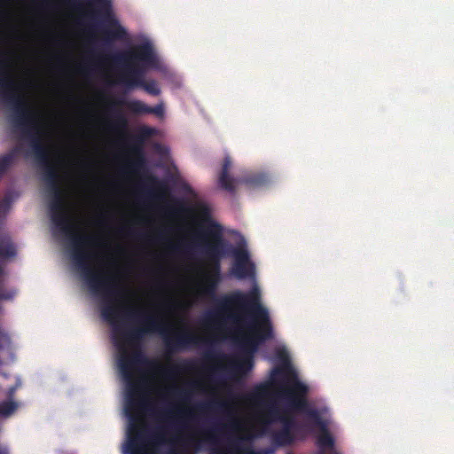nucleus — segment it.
<instances>
[{"mask_svg":"<svg viewBox=\"0 0 454 454\" xmlns=\"http://www.w3.org/2000/svg\"><path fill=\"white\" fill-rule=\"evenodd\" d=\"M49 193L52 197L50 202L52 223L70 239L73 259L82 270L90 289L95 294H102L105 297L106 303L101 309L103 318L112 325L121 320L130 336V339L126 340H142L141 338L146 333L168 332L171 324L164 317L148 313L135 306L113 303L124 295V290L118 286L115 276L91 269L89 263L92 257L91 254L84 249L95 246L98 239L77 232L76 225L71 223L66 212L63 189ZM111 340H120L112 338Z\"/></svg>","mask_w":454,"mask_h":454,"instance_id":"nucleus-1","label":"nucleus"},{"mask_svg":"<svg viewBox=\"0 0 454 454\" xmlns=\"http://www.w3.org/2000/svg\"><path fill=\"white\" fill-rule=\"evenodd\" d=\"M207 324L219 328L247 330L252 338L209 339L164 337L161 340H272L274 331L269 312L260 302L259 291H234L215 299V306L204 317Z\"/></svg>","mask_w":454,"mask_h":454,"instance_id":"nucleus-2","label":"nucleus"},{"mask_svg":"<svg viewBox=\"0 0 454 454\" xmlns=\"http://www.w3.org/2000/svg\"><path fill=\"white\" fill-rule=\"evenodd\" d=\"M119 352L118 365L123 379L127 381L125 413L129 419L127 442L124 454H145V435L141 427L140 412H153L148 398L142 394L141 386L133 381L136 369L146 368L166 377L170 370L147 357L141 350L145 342H113Z\"/></svg>","mask_w":454,"mask_h":454,"instance_id":"nucleus-3","label":"nucleus"},{"mask_svg":"<svg viewBox=\"0 0 454 454\" xmlns=\"http://www.w3.org/2000/svg\"><path fill=\"white\" fill-rule=\"evenodd\" d=\"M4 54L0 52V57ZM0 99L12 110L11 121L30 141L35 157L40 167L51 163L49 151L42 141V126L37 112L31 108L20 93L17 82L0 68Z\"/></svg>","mask_w":454,"mask_h":454,"instance_id":"nucleus-4","label":"nucleus"},{"mask_svg":"<svg viewBox=\"0 0 454 454\" xmlns=\"http://www.w3.org/2000/svg\"><path fill=\"white\" fill-rule=\"evenodd\" d=\"M113 62L123 67L117 82L128 90L138 87L144 81L147 67H157L158 59L149 42L135 46L132 51L111 56Z\"/></svg>","mask_w":454,"mask_h":454,"instance_id":"nucleus-5","label":"nucleus"},{"mask_svg":"<svg viewBox=\"0 0 454 454\" xmlns=\"http://www.w3.org/2000/svg\"><path fill=\"white\" fill-rule=\"evenodd\" d=\"M200 239L201 253L207 258L208 266L201 293L206 296L215 297L221 281V260L227 252L224 248L228 246V241L223 238L222 228L217 223H212L211 227L200 235Z\"/></svg>","mask_w":454,"mask_h":454,"instance_id":"nucleus-6","label":"nucleus"},{"mask_svg":"<svg viewBox=\"0 0 454 454\" xmlns=\"http://www.w3.org/2000/svg\"><path fill=\"white\" fill-rule=\"evenodd\" d=\"M125 106L129 112L133 114H153L157 116H162L164 108L162 105L149 106L141 100H126L124 98L114 99L107 104V111L111 119L107 121L109 129L116 133H125L129 128V120L126 114L121 111Z\"/></svg>","mask_w":454,"mask_h":454,"instance_id":"nucleus-7","label":"nucleus"},{"mask_svg":"<svg viewBox=\"0 0 454 454\" xmlns=\"http://www.w3.org/2000/svg\"><path fill=\"white\" fill-rule=\"evenodd\" d=\"M172 348H186L192 344H200V342H164ZM204 344H225L226 342H203ZM231 344H240L247 346L250 350H243L238 356L228 358L226 364H219L217 371L223 372L229 379L236 380L248 373L254 367L253 352L255 351L264 342H231Z\"/></svg>","mask_w":454,"mask_h":454,"instance_id":"nucleus-8","label":"nucleus"},{"mask_svg":"<svg viewBox=\"0 0 454 454\" xmlns=\"http://www.w3.org/2000/svg\"><path fill=\"white\" fill-rule=\"evenodd\" d=\"M267 416L270 422L279 421L282 424V427L272 434V442L278 446L293 444L295 440L294 431L299 427L294 418L275 403H270L267 406Z\"/></svg>","mask_w":454,"mask_h":454,"instance_id":"nucleus-9","label":"nucleus"},{"mask_svg":"<svg viewBox=\"0 0 454 454\" xmlns=\"http://www.w3.org/2000/svg\"><path fill=\"white\" fill-rule=\"evenodd\" d=\"M231 165V157L225 156L218 176V184L222 189L234 193L236 192V183L243 184L252 189L261 188L269 184L270 180L268 176L261 172H249L239 180H236L229 175Z\"/></svg>","mask_w":454,"mask_h":454,"instance_id":"nucleus-10","label":"nucleus"},{"mask_svg":"<svg viewBox=\"0 0 454 454\" xmlns=\"http://www.w3.org/2000/svg\"><path fill=\"white\" fill-rule=\"evenodd\" d=\"M88 4L93 8L94 16L110 27L105 30L109 39L122 40L127 36L125 28L114 16L112 0H89Z\"/></svg>","mask_w":454,"mask_h":454,"instance_id":"nucleus-11","label":"nucleus"},{"mask_svg":"<svg viewBox=\"0 0 454 454\" xmlns=\"http://www.w3.org/2000/svg\"><path fill=\"white\" fill-rule=\"evenodd\" d=\"M163 419L167 422L164 427H159L152 435L151 441L155 444L167 442L166 434L170 432H180L185 427L184 419L191 417V411L177 408L175 411L166 409Z\"/></svg>","mask_w":454,"mask_h":454,"instance_id":"nucleus-12","label":"nucleus"},{"mask_svg":"<svg viewBox=\"0 0 454 454\" xmlns=\"http://www.w3.org/2000/svg\"><path fill=\"white\" fill-rule=\"evenodd\" d=\"M284 395L288 400L291 410L304 414L310 407L307 395L309 387L294 377L290 387L285 389Z\"/></svg>","mask_w":454,"mask_h":454,"instance_id":"nucleus-13","label":"nucleus"},{"mask_svg":"<svg viewBox=\"0 0 454 454\" xmlns=\"http://www.w3.org/2000/svg\"><path fill=\"white\" fill-rule=\"evenodd\" d=\"M153 134V129L149 127H142L140 135L131 136L129 137L128 144L130 153L134 159L128 164V168L137 173L145 167V158L143 151V141L145 137Z\"/></svg>","mask_w":454,"mask_h":454,"instance_id":"nucleus-14","label":"nucleus"},{"mask_svg":"<svg viewBox=\"0 0 454 454\" xmlns=\"http://www.w3.org/2000/svg\"><path fill=\"white\" fill-rule=\"evenodd\" d=\"M43 180L47 185L48 192H59L61 188V176L57 168L51 162L41 167Z\"/></svg>","mask_w":454,"mask_h":454,"instance_id":"nucleus-15","label":"nucleus"},{"mask_svg":"<svg viewBox=\"0 0 454 454\" xmlns=\"http://www.w3.org/2000/svg\"><path fill=\"white\" fill-rule=\"evenodd\" d=\"M248 440L247 437L239 436L230 440V450L227 454H269L270 450H254L251 445H245L244 442Z\"/></svg>","mask_w":454,"mask_h":454,"instance_id":"nucleus-16","label":"nucleus"},{"mask_svg":"<svg viewBox=\"0 0 454 454\" xmlns=\"http://www.w3.org/2000/svg\"><path fill=\"white\" fill-rule=\"evenodd\" d=\"M270 395V386L269 383H260L256 385L253 390L246 395L245 398L247 402L254 404H262Z\"/></svg>","mask_w":454,"mask_h":454,"instance_id":"nucleus-17","label":"nucleus"},{"mask_svg":"<svg viewBox=\"0 0 454 454\" xmlns=\"http://www.w3.org/2000/svg\"><path fill=\"white\" fill-rule=\"evenodd\" d=\"M227 252L225 254V255H229L231 254L233 259H234V262L233 263H244V264H248L250 262H252L250 261V255H249V252L248 250L246 248L245 246H238L236 247H233L229 242H228V246L225 247L224 248Z\"/></svg>","mask_w":454,"mask_h":454,"instance_id":"nucleus-18","label":"nucleus"},{"mask_svg":"<svg viewBox=\"0 0 454 454\" xmlns=\"http://www.w3.org/2000/svg\"><path fill=\"white\" fill-rule=\"evenodd\" d=\"M232 274L239 279H244L247 277H251L254 274V264L250 262L248 264L244 263H233L231 269Z\"/></svg>","mask_w":454,"mask_h":454,"instance_id":"nucleus-19","label":"nucleus"},{"mask_svg":"<svg viewBox=\"0 0 454 454\" xmlns=\"http://www.w3.org/2000/svg\"><path fill=\"white\" fill-rule=\"evenodd\" d=\"M321 433L317 436V444L322 450L333 449L334 447V439L326 425L320 427Z\"/></svg>","mask_w":454,"mask_h":454,"instance_id":"nucleus-20","label":"nucleus"},{"mask_svg":"<svg viewBox=\"0 0 454 454\" xmlns=\"http://www.w3.org/2000/svg\"><path fill=\"white\" fill-rule=\"evenodd\" d=\"M227 407V403L222 401H210L200 403L196 405V409L201 412L208 411L223 410Z\"/></svg>","mask_w":454,"mask_h":454,"instance_id":"nucleus-21","label":"nucleus"},{"mask_svg":"<svg viewBox=\"0 0 454 454\" xmlns=\"http://www.w3.org/2000/svg\"><path fill=\"white\" fill-rule=\"evenodd\" d=\"M17 148L12 150L10 153L0 156V175L5 173L11 167L15 160L17 154Z\"/></svg>","mask_w":454,"mask_h":454,"instance_id":"nucleus-22","label":"nucleus"},{"mask_svg":"<svg viewBox=\"0 0 454 454\" xmlns=\"http://www.w3.org/2000/svg\"><path fill=\"white\" fill-rule=\"evenodd\" d=\"M304 414L315 426L318 427L319 428L323 426H325V423L322 419L319 411L316 408L311 406Z\"/></svg>","mask_w":454,"mask_h":454,"instance_id":"nucleus-23","label":"nucleus"},{"mask_svg":"<svg viewBox=\"0 0 454 454\" xmlns=\"http://www.w3.org/2000/svg\"><path fill=\"white\" fill-rule=\"evenodd\" d=\"M18 405L13 401H4L0 403V416L8 417L17 409Z\"/></svg>","mask_w":454,"mask_h":454,"instance_id":"nucleus-24","label":"nucleus"},{"mask_svg":"<svg viewBox=\"0 0 454 454\" xmlns=\"http://www.w3.org/2000/svg\"><path fill=\"white\" fill-rule=\"evenodd\" d=\"M138 87L143 88L147 93L153 96H158L160 93V90L154 80H145Z\"/></svg>","mask_w":454,"mask_h":454,"instance_id":"nucleus-25","label":"nucleus"},{"mask_svg":"<svg viewBox=\"0 0 454 454\" xmlns=\"http://www.w3.org/2000/svg\"><path fill=\"white\" fill-rule=\"evenodd\" d=\"M227 425H215L212 428L207 430L206 434L208 441L213 443H216L218 442L217 434L223 432L225 428H227Z\"/></svg>","mask_w":454,"mask_h":454,"instance_id":"nucleus-26","label":"nucleus"},{"mask_svg":"<svg viewBox=\"0 0 454 454\" xmlns=\"http://www.w3.org/2000/svg\"><path fill=\"white\" fill-rule=\"evenodd\" d=\"M15 255V248L12 244L8 242L0 243V257L10 258Z\"/></svg>","mask_w":454,"mask_h":454,"instance_id":"nucleus-27","label":"nucleus"},{"mask_svg":"<svg viewBox=\"0 0 454 454\" xmlns=\"http://www.w3.org/2000/svg\"><path fill=\"white\" fill-rule=\"evenodd\" d=\"M196 210L198 214L204 218H208L210 216V208L204 203H199L196 206Z\"/></svg>","mask_w":454,"mask_h":454,"instance_id":"nucleus-28","label":"nucleus"},{"mask_svg":"<svg viewBox=\"0 0 454 454\" xmlns=\"http://www.w3.org/2000/svg\"><path fill=\"white\" fill-rule=\"evenodd\" d=\"M170 250L174 253H181L183 251H187L188 247L184 246V244L171 245Z\"/></svg>","mask_w":454,"mask_h":454,"instance_id":"nucleus-29","label":"nucleus"},{"mask_svg":"<svg viewBox=\"0 0 454 454\" xmlns=\"http://www.w3.org/2000/svg\"><path fill=\"white\" fill-rule=\"evenodd\" d=\"M149 180L153 184H156L159 190H160V191H165L166 190L165 185L161 182H160L156 177L151 176H149Z\"/></svg>","mask_w":454,"mask_h":454,"instance_id":"nucleus-30","label":"nucleus"},{"mask_svg":"<svg viewBox=\"0 0 454 454\" xmlns=\"http://www.w3.org/2000/svg\"><path fill=\"white\" fill-rule=\"evenodd\" d=\"M12 297V295L9 293H4V292H0V300H7V299H11Z\"/></svg>","mask_w":454,"mask_h":454,"instance_id":"nucleus-31","label":"nucleus"},{"mask_svg":"<svg viewBox=\"0 0 454 454\" xmlns=\"http://www.w3.org/2000/svg\"><path fill=\"white\" fill-rule=\"evenodd\" d=\"M282 373V370L279 368H275L271 372V378L275 379L277 375Z\"/></svg>","mask_w":454,"mask_h":454,"instance_id":"nucleus-32","label":"nucleus"},{"mask_svg":"<svg viewBox=\"0 0 454 454\" xmlns=\"http://www.w3.org/2000/svg\"><path fill=\"white\" fill-rule=\"evenodd\" d=\"M11 203V198L9 196H5L2 200L1 204L4 206H8Z\"/></svg>","mask_w":454,"mask_h":454,"instance_id":"nucleus-33","label":"nucleus"},{"mask_svg":"<svg viewBox=\"0 0 454 454\" xmlns=\"http://www.w3.org/2000/svg\"><path fill=\"white\" fill-rule=\"evenodd\" d=\"M169 454H185V453L176 451V450H171Z\"/></svg>","mask_w":454,"mask_h":454,"instance_id":"nucleus-34","label":"nucleus"},{"mask_svg":"<svg viewBox=\"0 0 454 454\" xmlns=\"http://www.w3.org/2000/svg\"><path fill=\"white\" fill-rule=\"evenodd\" d=\"M220 357L223 358V359H227L228 358L225 355H221Z\"/></svg>","mask_w":454,"mask_h":454,"instance_id":"nucleus-35","label":"nucleus"},{"mask_svg":"<svg viewBox=\"0 0 454 454\" xmlns=\"http://www.w3.org/2000/svg\"><path fill=\"white\" fill-rule=\"evenodd\" d=\"M231 427H236V424H230L229 425Z\"/></svg>","mask_w":454,"mask_h":454,"instance_id":"nucleus-36","label":"nucleus"},{"mask_svg":"<svg viewBox=\"0 0 454 454\" xmlns=\"http://www.w3.org/2000/svg\"><path fill=\"white\" fill-rule=\"evenodd\" d=\"M129 232L131 234L133 233V230L132 229H129Z\"/></svg>","mask_w":454,"mask_h":454,"instance_id":"nucleus-37","label":"nucleus"}]
</instances>
